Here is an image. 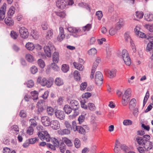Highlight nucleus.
I'll return each instance as SVG.
<instances>
[{"label":"nucleus","instance_id":"1","mask_svg":"<svg viewBox=\"0 0 153 153\" xmlns=\"http://www.w3.org/2000/svg\"><path fill=\"white\" fill-rule=\"evenodd\" d=\"M150 136L148 134H146L143 136V137L137 136L136 138V140L138 144L140 145H141L142 143L148 141H150Z\"/></svg>","mask_w":153,"mask_h":153},{"label":"nucleus","instance_id":"2","mask_svg":"<svg viewBox=\"0 0 153 153\" xmlns=\"http://www.w3.org/2000/svg\"><path fill=\"white\" fill-rule=\"evenodd\" d=\"M54 49L55 51L56 50V49L55 47L53 45H45L43 49L45 53L47 56L48 57H50L51 56V53L53 52V49Z\"/></svg>","mask_w":153,"mask_h":153},{"label":"nucleus","instance_id":"3","mask_svg":"<svg viewBox=\"0 0 153 153\" xmlns=\"http://www.w3.org/2000/svg\"><path fill=\"white\" fill-rule=\"evenodd\" d=\"M56 5L59 9H63L67 6L66 1L65 0H57Z\"/></svg>","mask_w":153,"mask_h":153},{"label":"nucleus","instance_id":"4","mask_svg":"<svg viewBox=\"0 0 153 153\" xmlns=\"http://www.w3.org/2000/svg\"><path fill=\"white\" fill-rule=\"evenodd\" d=\"M6 6V4L4 3L3 5L1 7V10H0V21L3 20L5 17Z\"/></svg>","mask_w":153,"mask_h":153},{"label":"nucleus","instance_id":"5","mask_svg":"<svg viewBox=\"0 0 153 153\" xmlns=\"http://www.w3.org/2000/svg\"><path fill=\"white\" fill-rule=\"evenodd\" d=\"M19 32L20 36L22 38L26 39L28 37V32L27 31V29L24 27H22L20 29Z\"/></svg>","mask_w":153,"mask_h":153},{"label":"nucleus","instance_id":"6","mask_svg":"<svg viewBox=\"0 0 153 153\" xmlns=\"http://www.w3.org/2000/svg\"><path fill=\"white\" fill-rule=\"evenodd\" d=\"M70 104L73 110L76 111L79 108V105L78 101L75 100H71Z\"/></svg>","mask_w":153,"mask_h":153},{"label":"nucleus","instance_id":"7","mask_svg":"<svg viewBox=\"0 0 153 153\" xmlns=\"http://www.w3.org/2000/svg\"><path fill=\"white\" fill-rule=\"evenodd\" d=\"M56 117L61 120H62L65 118V114L64 112L60 110L56 109L55 112Z\"/></svg>","mask_w":153,"mask_h":153},{"label":"nucleus","instance_id":"8","mask_svg":"<svg viewBox=\"0 0 153 153\" xmlns=\"http://www.w3.org/2000/svg\"><path fill=\"white\" fill-rule=\"evenodd\" d=\"M50 126L54 130L58 129L60 127L59 122L56 120L51 121Z\"/></svg>","mask_w":153,"mask_h":153},{"label":"nucleus","instance_id":"9","mask_svg":"<svg viewBox=\"0 0 153 153\" xmlns=\"http://www.w3.org/2000/svg\"><path fill=\"white\" fill-rule=\"evenodd\" d=\"M51 121L50 118L47 116H43L41 118V122L45 126H49Z\"/></svg>","mask_w":153,"mask_h":153},{"label":"nucleus","instance_id":"10","mask_svg":"<svg viewBox=\"0 0 153 153\" xmlns=\"http://www.w3.org/2000/svg\"><path fill=\"white\" fill-rule=\"evenodd\" d=\"M59 33L57 37L58 40L59 42H61L64 38H65V35L64 34L63 28L62 27H60L59 28Z\"/></svg>","mask_w":153,"mask_h":153},{"label":"nucleus","instance_id":"11","mask_svg":"<svg viewBox=\"0 0 153 153\" xmlns=\"http://www.w3.org/2000/svg\"><path fill=\"white\" fill-rule=\"evenodd\" d=\"M12 16L7 17L4 19V22L7 25L12 26L13 25L14 22L13 19H11Z\"/></svg>","mask_w":153,"mask_h":153},{"label":"nucleus","instance_id":"12","mask_svg":"<svg viewBox=\"0 0 153 153\" xmlns=\"http://www.w3.org/2000/svg\"><path fill=\"white\" fill-rule=\"evenodd\" d=\"M116 71V70L115 69H113L111 71L106 69L105 70V73H106V72H108V74L110 76L109 77L110 78H113L115 76Z\"/></svg>","mask_w":153,"mask_h":153},{"label":"nucleus","instance_id":"13","mask_svg":"<svg viewBox=\"0 0 153 153\" xmlns=\"http://www.w3.org/2000/svg\"><path fill=\"white\" fill-rule=\"evenodd\" d=\"M137 102L135 98H132L130 101L129 104V108L130 110L132 111L135 107Z\"/></svg>","mask_w":153,"mask_h":153},{"label":"nucleus","instance_id":"14","mask_svg":"<svg viewBox=\"0 0 153 153\" xmlns=\"http://www.w3.org/2000/svg\"><path fill=\"white\" fill-rule=\"evenodd\" d=\"M52 56L53 62L57 63L59 60V52L54 51L53 54Z\"/></svg>","mask_w":153,"mask_h":153},{"label":"nucleus","instance_id":"15","mask_svg":"<svg viewBox=\"0 0 153 153\" xmlns=\"http://www.w3.org/2000/svg\"><path fill=\"white\" fill-rule=\"evenodd\" d=\"M72 110L73 109L70 105H65L64 106L63 110L67 114H70Z\"/></svg>","mask_w":153,"mask_h":153},{"label":"nucleus","instance_id":"16","mask_svg":"<svg viewBox=\"0 0 153 153\" xmlns=\"http://www.w3.org/2000/svg\"><path fill=\"white\" fill-rule=\"evenodd\" d=\"M15 11V8L14 6H11L9 8L7 12L8 17L11 16L14 14Z\"/></svg>","mask_w":153,"mask_h":153},{"label":"nucleus","instance_id":"17","mask_svg":"<svg viewBox=\"0 0 153 153\" xmlns=\"http://www.w3.org/2000/svg\"><path fill=\"white\" fill-rule=\"evenodd\" d=\"M25 47L28 50L32 51L34 49L35 47L33 43L28 42L26 44Z\"/></svg>","mask_w":153,"mask_h":153},{"label":"nucleus","instance_id":"18","mask_svg":"<svg viewBox=\"0 0 153 153\" xmlns=\"http://www.w3.org/2000/svg\"><path fill=\"white\" fill-rule=\"evenodd\" d=\"M63 142L69 147H71L73 146L71 141L68 138L66 137L62 138Z\"/></svg>","mask_w":153,"mask_h":153},{"label":"nucleus","instance_id":"19","mask_svg":"<svg viewBox=\"0 0 153 153\" xmlns=\"http://www.w3.org/2000/svg\"><path fill=\"white\" fill-rule=\"evenodd\" d=\"M95 79L103 80V76L101 72L99 71L96 72L95 75Z\"/></svg>","mask_w":153,"mask_h":153},{"label":"nucleus","instance_id":"20","mask_svg":"<svg viewBox=\"0 0 153 153\" xmlns=\"http://www.w3.org/2000/svg\"><path fill=\"white\" fill-rule=\"evenodd\" d=\"M73 64L74 67L78 70L81 71L83 70L84 67L82 64H79V63L76 62H74Z\"/></svg>","mask_w":153,"mask_h":153},{"label":"nucleus","instance_id":"21","mask_svg":"<svg viewBox=\"0 0 153 153\" xmlns=\"http://www.w3.org/2000/svg\"><path fill=\"white\" fill-rule=\"evenodd\" d=\"M30 94H31V96L33 97V100H36L38 98V92L36 91H31Z\"/></svg>","mask_w":153,"mask_h":153},{"label":"nucleus","instance_id":"22","mask_svg":"<svg viewBox=\"0 0 153 153\" xmlns=\"http://www.w3.org/2000/svg\"><path fill=\"white\" fill-rule=\"evenodd\" d=\"M145 19L146 20L151 22L153 20V15L152 14H145L144 15Z\"/></svg>","mask_w":153,"mask_h":153},{"label":"nucleus","instance_id":"23","mask_svg":"<svg viewBox=\"0 0 153 153\" xmlns=\"http://www.w3.org/2000/svg\"><path fill=\"white\" fill-rule=\"evenodd\" d=\"M74 77L77 81H79L80 80V76L79 72L77 70L74 71Z\"/></svg>","mask_w":153,"mask_h":153},{"label":"nucleus","instance_id":"24","mask_svg":"<svg viewBox=\"0 0 153 153\" xmlns=\"http://www.w3.org/2000/svg\"><path fill=\"white\" fill-rule=\"evenodd\" d=\"M25 58L29 62H33L34 61L33 56L30 54H27L26 55Z\"/></svg>","mask_w":153,"mask_h":153},{"label":"nucleus","instance_id":"25","mask_svg":"<svg viewBox=\"0 0 153 153\" xmlns=\"http://www.w3.org/2000/svg\"><path fill=\"white\" fill-rule=\"evenodd\" d=\"M55 83L58 86L62 85L64 84L62 80L59 78H56V79Z\"/></svg>","mask_w":153,"mask_h":153},{"label":"nucleus","instance_id":"26","mask_svg":"<svg viewBox=\"0 0 153 153\" xmlns=\"http://www.w3.org/2000/svg\"><path fill=\"white\" fill-rule=\"evenodd\" d=\"M69 67L68 65L66 64L62 65L61 70L64 73L67 72L69 70Z\"/></svg>","mask_w":153,"mask_h":153},{"label":"nucleus","instance_id":"27","mask_svg":"<svg viewBox=\"0 0 153 153\" xmlns=\"http://www.w3.org/2000/svg\"><path fill=\"white\" fill-rule=\"evenodd\" d=\"M37 62L40 68H43L45 66V62L42 59H39L37 61Z\"/></svg>","mask_w":153,"mask_h":153},{"label":"nucleus","instance_id":"28","mask_svg":"<svg viewBox=\"0 0 153 153\" xmlns=\"http://www.w3.org/2000/svg\"><path fill=\"white\" fill-rule=\"evenodd\" d=\"M153 44H151L149 42L146 47V51L147 52L150 51L152 50H153Z\"/></svg>","mask_w":153,"mask_h":153},{"label":"nucleus","instance_id":"29","mask_svg":"<svg viewBox=\"0 0 153 153\" xmlns=\"http://www.w3.org/2000/svg\"><path fill=\"white\" fill-rule=\"evenodd\" d=\"M31 35L35 39H37L39 38V36L37 32L33 30H31Z\"/></svg>","mask_w":153,"mask_h":153},{"label":"nucleus","instance_id":"30","mask_svg":"<svg viewBox=\"0 0 153 153\" xmlns=\"http://www.w3.org/2000/svg\"><path fill=\"white\" fill-rule=\"evenodd\" d=\"M123 60L125 63L127 65L129 66L130 65L131 62L130 58L129 56H126V58H124Z\"/></svg>","mask_w":153,"mask_h":153},{"label":"nucleus","instance_id":"31","mask_svg":"<svg viewBox=\"0 0 153 153\" xmlns=\"http://www.w3.org/2000/svg\"><path fill=\"white\" fill-rule=\"evenodd\" d=\"M78 129L77 131L79 133L85 135L86 133V131L85 129L82 126H78Z\"/></svg>","mask_w":153,"mask_h":153},{"label":"nucleus","instance_id":"32","mask_svg":"<svg viewBox=\"0 0 153 153\" xmlns=\"http://www.w3.org/2000/svg\"><path fill=\"white\" fill-rule=\"evenodd\" d=\"M135 13V15L137 18L140 19L142 18L144 15V13L142 11L139 12V11H137Z\"/></svg>","mask_w":153,"mask_h":153},{"label":"nucleus","instance_id":"33","mask_svg":"<svg viewBox=\"0 0 153 153\" xmlns=\"http://www.w3.org/2000/svg\"><path fill=\"white\" fill-rule=\"evenodd\" d=\"M92 25L91 24H88L82 27V30L84 31H89L91 28Z\"/></svg>","mask_w":153,"mask_h":153},{"label":"nucleus","instance_id":"34","mask_svg":"<svg viewBox=\"0 0 153 153\" xmlns=\"http://www.w3.org/2000/svg\"><path fill=\"white\" fill-rule=\"evenodd\" d=\"M80 141L78 138H75L74 140V145L75 147L77 148H79L80 146Z\"/></svg>","mask_w":153,"mask_h":153},{"label":"nucleus","instance_id":"35","mask_svg":"<svg viewBox=\"0 0 153 153\" xmlns=\"http://www.w3.org/2000/svg\"><path fill=\"white\" fill-rule=\"evenodd\" d=\"M88 107L91 111L95 110L96 109L94 104L92 103H88L87 106Z\"/></svg>","mask_w":153,"mask_h":153},{"label":"nucleus","instance_id":"36","mask_svg":"<svg viewBox=\"0 0 153 153\" xmlns=\"http://www.w3.org/2000/svg\"><path fill=\"white\" fill-rule=\"evenodd\" d=\"M85 117L84 115H81L79 116L78 118V120L79 121V123L81 124L85 120Z\"/></svg>","mask_w":153,"mask_h":153},{"label":"nucleus","instance_id":"37","mask_svg":"<svg viewBox=\"0 0 153 153\" xmlns=\"http://www.w3.org/2000/svg\"><path fill=\"white\" fill-rule=\"evenodd\" d=\"M91 95L92 94L91 93L88 92H87L82 94V98L83 99H88L90 97Z\"/></svg>","mask_w":153,"mask_h":153},{"label":"nucleus","instance_id":"38","mask_svg":"<svg viewBox=\"0 0 153 153\" xmlns=\"http://www.w3.org/2000/svg\"><path fill=\"white\" fill-rule=\"evenodd\" d=\"M30 71L32 74H35L38 71V68L35 66H33L30 68Z\"/></svg>","mask_w":153,"mask_h":153},{"label":"nucleus","instance_id":"39","mask_svg":"<svg viewBox=\"0 0 153 153\" xmlns=\"http://www.w3.org/2000/svg\"><path fill=\"white\" fill-rule=\"evenodd\" d=\"M55 63L56 62H53V63L51 64V65L52 67V68L54 71H58L59 70L60 68Z\"/></svg>","mask_w":153,"mask_h":153},{"label":"nucleus","instance_id":"40","mask_svg":"<svg viewBox=\"0 0 153 153\" xmlns=\"http://www.w3.org/2000/svg\"><path fill=\"white\" fill-rule=\"evenodd\" d=\"M97 50L94 48H92L88 51V53L89 55H94L97 53Z\"/></svg>","mask_w":153,"mask_h":153},{"label":"nucleus","instance_id":"41","mask_svg":"<svg viewBox=\"0 0 153 153\" xmlns=\"http://www.w3.org/2000/svg\"><path fill=\"white\" fill-rule=\"evenodd\" d=\"M87 83L86 82H82L80 85V89L81 91L85 90L87 87Z\"/></svg>","mask_w":153,"mask_h":153},{"label":"nucleus","instance_id":"42","mask_svg":"<svg viewBox=\"0 0 153 153\" xmlns=\"http://www.w3.org/2000/svg\"><path fill=\"white\" fill-rule=\"evenodd\" d=\"M10 35L11 37L14 39H16L18 37L17 33L13 30L11 31Z\"/></svg>","mask_w":153,"mask_h":153},{"label":"nucleus","instance_id":"43","mask_svg":"<svg viewBox=\"0 0 153 153\" xmlns=\"http://www.w3.org/2000/svg\"><path fill=\"white\" fill-rule=\"evenodd\" d=\"M27 85L28 87L31 88L34 86V83L32 80L30 79L27 81Z\"/></svg>","mask_w":153,"mask_h":153},{"label":"nucleus","instance_id":"44","mask_svg":"<svg viewBox=\"0 0 153 153\" xmlns=\"http://www.w3.org/2000/svg\"><path fill=\"white\" fill-rule=\"evenodd\" d=\"M81 106L82 108H84L85 109H87V106L85 104L86 103V101L85 100H82L80 101Z\"/></svg>","mask_w":153,"mask_h":153},{"label":"nucleus","instance_id":"45","mask_svg":"<svg viewBox=\"0 0 153 153\" xmlns=\"http://www.w3.org/2000/svg\"><path fill=\"white\" fill-rule=\"evenodd\" d=\"M122 56L123 59L124 58H126V56H129L128 53L127 51L125 49L123 50L122 52Z\"/></svg>","mask_w":153,"mask_h":153},{"label":"nucleus","instance_id":"46","mask_svg":"<svg viewBox=\"0 0 153 153\" xmlns=\"http://www.w3.org/2000/svg\"><path fill=\"white\" fill-rule=\"evenodd\" d=\"M123 124L125 126L130 125L132 124V122L131 120L127 119L123 121Z\"/></svg>","mask_w":153,"mask_h":153},{"label":"nucleus","instance_id":"47","mask_svg":"<svg viewBox=\"0 0 153 153\" xmlns=\"http://www.w3.org/2000/svg\"><path fill=\"white\" fill-rule=\"evenodd\" d=\"M47 111L48 114H50L51 116L53 114L54 112L53 109L51 107H48L47 108Z\"/></svg>","mask_w":153,"mask_h":153},{"label":"nucleus","instance_id":"48","mask_svg":"<svg viewBox=\"0 0 153 153\" xmlns=\"http://www.w3.org/2000/svg\"><path fill=\"white\" fill-rule=\"evenodd\" d=\"M96 15L97 16L98 19L99 20H100L103 16L102 11H97L96 13Z\"/></svg>","mask_w":153,"mask_h":153},{"label":"nucleus","instance_id":"49","mask_svg":"<svg viewBox=\"0 0 153 153\" xmlns=\"http://www.w3.org/2000/svg\"><path fill=\"white\" fill-rule=\"evenodd\" d=\"M117 31V30L114 28H111L109 31V34L110 35H114L116 33Z\"/></svg>","mask_w":153,"mask_h":153},{"label":"nucleus","instance_id":"50","mask_svg":"<svg viewBox=\"0 0 153 153\" xmlns=\"http://www.w3.org/2000/svg\"><path fill=\"white\" fill-rule=\"evenodd\" d=\"M145 27L147 29H149V30L150 32H153V24L151 25L146 24L145 25Z\"/></svg>","mask_w":153,"mask_h":153},{"label":"nucleus","instance_id":"51","mask_svg":"<svg viewBox=\"0 0 153 153\" xmlns=\"http://www.w3.org/2000/svg\"><path fill=\"white\" fill-rule=\"evenodd\" d=\"M39 137L40 139L42 140H43L45 138V135H44L41 132L39 131L37 134Z\"/></svg>","mask_w":153,"mask_h":153},{"label":"nucleus","instance_id":"52","mask_svg":"<svg viewBox=\"0 0 153 153\" xmlns=\"http://www.w3.org/2000/svg\"><path fill=\"white\" fill-rule=\"evenodd\" d=\"M141 127L144 128V130L149 131L150 129V127L149 125H146L144 124L141 123Z\"/></svg>","mask_w":153,"mask_h":153},{"label":"nucleus","instance_id":"53","mask_svg":"<svg viewBox=\"0 0 153 153\" xmlns=\"http://www.w3.org/2000/svg\"><path fill=\"white\" fill-rule=\"evenodd\" d=\"M52 142L54 144L56 145L57 147H59V142L55 137H54L52 139Z\"/></svg>","mask_w":153,"mask_h":153},{"label":"nucleus","instance_id":"54","mask_svg":"<svg viewBox=\"0 0 153 153\" xmlns=\"http://www.w3.org/2000/svg\"><path fill=\"white\" fill-rule=\"evenodd\" d=\"M12 48L16 52H18L20 50V48L15 44L13 45Z\"/></svg>","mask_w":153,"mask_h":153},{"label":"nucleus","instance_id":"55","mask_svg":"<svg viewBox=\"0 0 153 153\" xmlns=\"http://www.w3.org/2000/svg\"><path fill=\"white\" fill-rule=\"evenodd\" d=\"M33 131L34 129L32 127L30 126L27 131V133L30 135H31L33 134Z\"/></svg>","mask_w":153,"mask_h":153},{"label":"nucleus","instance_id":"56","mask_svg":"<svg viewBox=\"0 0 153 153\" xmlns=\"http://www.w3.org/2000/svg\"><path fill=\"white\" fill-rule=\"evenodd\" d=\"M48 24L47 22H44L42 23V26L43 30H46L48 29Z\"/></svg>","mask_w":153,"mask_h":153},{"label":"nucleus","instance_id":"57","mask_svg":"<svg viewBox=\"0 0 153 153\" xmlns=\"http://www.w3.org/2000/svg\"><path fill=\"white\" fill-rule=\"evenodd\" d=\"M79 114V111H74V114L70 116V117L71 118L73 119L75 117L77 116Z\"/></svg>","mask_w":153,"mask_h":153},{"label":"nucleus","instance_id":"58","mask_svg":"<svg viewBox=\"0 0 153 153\" xmlns=\"http://www.w3.org/2000/svg\"><path fill=\"white\" fill-rule=\"evenodd\" d=\"M140 37L141 38H146L147 39V38H148V35H149V34H146L145 33L142 32H140Z\"/></svg>","mask_w":153,"mask_h":153},{"label":"nucleus","instance_id":"59","mask_svg":"<svg viewBox=\"0 0 153 153\" xmlns=\"http://www.w3.org/2000/svg\"><path fill=\"white\" fill-rule=\"evenodd\" d=\"M122 26V25L120 24V22H118L116 23L114 28L117 30V31L120 29Z\"/></svg>","mask_w":153,"mask_h":153},{"label":"nucleus","instance_id":"60","mask_svg":"<svg viewBox=\"0 0 153 153\" xmlns=\"http://www.w3.org/2000/svg\"><path fill=\"white\" fill-rule=\"evenodd\" d=\"M71 130L68 129H65L62 130L63 134H68L70 133V131Z\"/></svg>","mask_w":153,"mask_h":153},{"label":"nucleus","instance_id":"61","mask_svg":"<svg viewBox=\"0 0 153 153\" xmlns=\"http://www.w3.org/2000/svg\"><path fill=\"white\" fill-rule=\"evenodd\" d=\"M124 37L125 40L126 41H128V39H129L130 40V39H131L129 36V33L128 32H126L125 33Z\"/></svg>","mask_w":153,"mask_h":153},{"label":"nucleus","instance_id":"62","mask_svg":"<svg viewBox=\"0 0 153 153\" xmlns=\"http://www.w3.org/2000/svg\"><path fill=\"white\" fill-rule=\"evenodd\" d=\"M49 91H45L43 94L42 95L41 97L44 100H46L48 98L49 95Z\"/></svg>","mask_w":153,"mask_h":153},{"label":"nucleus","instance_id":"63","mask_svg":"<svg viewBox=\"0 0 153 153\" xmlns=\"http://www.w3.org/2000/svg\"><path fill=\"white\" fill-rule=\"evenodd\" d=\"M47 79L45 78H43L41 81V85L42 86H45L47 85Z\"/></svg>","mask_w":153,"mask_h":153},{"label":"nucleus","instance_id":"64","mask_svg":"<svg viewBox=\"0 0 153 153\" xmlns=\"http://www.w3.org/2000/svg\"><path fill=\"white\" fill-rule=\"evenodd\" d=\"M3 153H11V152L10 149L9 148L6 147L3 149Z\"/></svg>","mask_w":153,"mask_h":153}]
</instances>
